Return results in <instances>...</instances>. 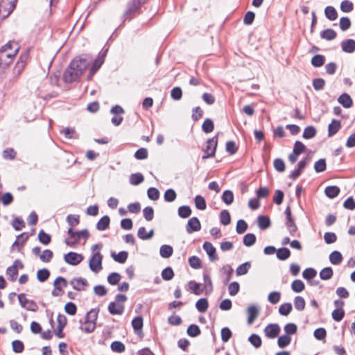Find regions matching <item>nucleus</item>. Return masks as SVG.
I'll return each mask as SVG.
<instances>
[{"label":"nucleus","mask_w":355,"mask_h":355,"mask_svg":"<svg viewBox=\"0 0 355 355\" xmlns=\"http://www.w3.org/2000/svg\"><path fill=\"white\" fill-rule=\"evenodd\" d=\"M71 285L73 288L76 291H84L85 290V287L88 286V282L87 279L83 277H76L71 279L70 282Z\"/></svg>","instance_id":"nucleus-14"},{"label":"nucleus","mask_w":355,"mask_h":355,"mask_svg":"<svg viewBox=\"0 0 355 355\" xmlns=\"http://www.w3.org/2000/svg\"><path fill=\"white\" fill-rule=\"evenodd\" d=\"M317 131L315 128L314 126L309 125L306 127L305 129L304 130L302 137L305 139H310L315 137Z\"/></svg>","instance_id":"nucleus-32"},{"label":"nucleus","mask_w":355,"mask_h":355,"mask_svg":"<svg viewBox=\"0 0 355 355\" xmlns=\"http://www.w3.org/2000/svg\"><path fill=\"white\" fill-rule=\"evenodd\" d=\"M173 248L169 245H162L159 249V254L163 258H168L173 254Z\"/></svg>","instance_id":"nucleus-34"},{"label":"nucleus","mask_w":355,"mask_h":355,"mask_svg":"<svg viewBox=\"0 0 355 355\" xmlns=\"http://www.w3.org/2000/svg\"><path fill=\"white\" fill-rule=\"evenodd\" d=\"M18 300L20 305L27 311L36 312L38 310V306L37 303L32 300H28L26 297L24 293H20L18 295Z\"/></svg>","instance_id":"nucleus-6"},{"label":"nucleus","mask_w":355,"mask_h":355,"mask_svg":"<svg viewBox=\"0 0 355 355\" xmlns=\"http://www.w3.org/2000/svg\"><path fill=\"white\" fill-rule=\"evenodd\" d=\"M313 336L318 340H324L327 337V331L323 327L318 328L314 331Z\"/></svg>","instance_id":"nucleus-58"},{"label":"nucleus","mask_w":355,"mask_h":355,"mask_svg":"<svg viewBox=\"0 0 355 355\" xmlns=\"http://www.w3.org/2000/svg\"><path fill=\"white\" fill-rule=\"evenodd\" d=\"M305 300L301 296H296L294 298V306L295 309L299 311H302L304 309L305 307Z\"/></svg>","instance_id":"nucleus-53"},{"label":"nucleus","mask_w":355,"mask_h":355,"mask_svg":"<svg viewBox=\"0 0 355 355\" xmlns=\"http://www.w3.org/2000/svg\"><path fill=\"white\" fill-rule=\"evenodd\" d=\"M128 253L126 251H121L117 254H112L114 260L118 263H123L128 259Z\"/></svg>","instance_id":"nucleus-41"},{"label":"nucleus","mask_w":355,"mask_h":355,"mask_svg":"<svg viewBox=\"0 0 355 355\" xmlns=\"http://www.w3.org/2000/svg\"><path fill=\"white\" fill-rule=\"evenodd\" d=\"M195 205L196 207L199 210H205L207 207L206 201L205 198L200 196L197 195L195 197Z\"/></svg>","instance_id":"nucleus-51"},{"label":"nucleus","mask_w":355,"mask_h":355,"mask_svg":"<svg viewBox=\"0 0 355 355\" xmlns=\"http://www.w3.org/2000/svg\"><path fill=\"white\" fill-rule=\"evenodd\" d=\"M325 62V57L323 55L317 54L315 55L312 58L311 63L314 67H320Z\"/></svg>","instance_id":"nucleus-33"},{"label":"nucleus","mask_w":355,"mask_h":355,"mask_svg":"<svg viewBox=\"0 0 355 355\" xmlns=\"http://www.w3.org/2000/svg\"><path fill=\"white\" fill-rule=\"evenodd\" d=\"M281 329L278 324H269L264 329L265 335L268 338H275L280 333Z\"/></svg>","instance_id":"nucleus-9"},{"label":"nucleus","mask_w":355,"mask_h":355,"mask_svg":"<svg viewBox=\"0 0 355 355\" xmlns=\"http://www.w3.org/2000/svg\"><path fill=\"white\" fill-rule=\"evenodd\" d=\"M342 261L343 255L339 251L334 250L329 254V261L333 265H338Z\"/></svg>","instance_id":"nucleus-29"},{"label":"nucleus","mask_w":355,"mask_h":355,"mask_svg":"<svg viewBox=\"0 0 355 355\" xmlns=\"http://www.w3.org/2000/svg\"><path fill=\"white\" fill-rule=\"evenodd\" d=\"M91 59L83 56L76 57L69 64L63 74L66 83L77 81L88 67Z\"/></svg>","instance_id":"nucleus-1"},{"label":"nucleus","mask_w":355,"mask_h":355,"mask_svg":"<svg viewBox=\"0 0 355 355\" xmlns=\"http://www.w3.org/2000/svg\"><path fill=\"white\" fill-rule=\"evenodd\" d=\"M50 276V272L46 268L40 269L37 272V279L40 282H44L48 279Z\"/></svg>","instance_id":"nucleus-50"},{"label":"nucleus","mask_w":355,"mask_h":355,"mask_svg":"<svg viewBox=\"0 0 355 355\" xmlns=\"http://www.w3.org/2000/svg\"><path fill=\"white\" fill-rule=\"evenodd\" d=\"M324 15L330 21H334L338 18V12L336 8L328 6L324 8Z\"/></svg>","instance_id":"nucleus-23"},{"label":"nucleus","mask_w":355,"mask_h":355,"mask_svg":"<svg viewBox=\"0 0 355 355\" xmlns=\"http://www.w3.org/2000/svg\"><path fill=\"white\" fill-rule=\"evenodd\" d=\"M19 51V46L17 44H15V48L12 51H0V66L4 64L6 58H8V62H12L13 58L16 55Z\"/></svg>","instance_id":"nucleus-8"},{"label":"nucleus","mask_w":355,"mask_h":355,"mask_svg":"<svg viewBox=\"0 0 355 355\" xmlns=\"http://www.w3.org/2000/svg\"><path fill=\"white\" fill-rule=\"evenodd\" d=\"M110 223V218L108 216H103L96 223V228L98 230H105L108 228Z\"/></svg>","instance_id":"nucleus-25"},{"label":"nucleus","mask_w":355,"mask_h":355,"mask_svg":"<svg viewBox=\"0 0 355 355\" xmlns=\"http://www.w3.org/2000/svg\"><path fill=\"white\" fill-rule=\"evenodd\" d=\"M218 145V135H216L209 139L206 142V147L203 150L204 155L202 157V159L211 158L215 156L216 150Z\"/></svg>","instance_id":"nucleus-3"},{"label":"nucleus","mask_w":355,"mask_h":355,"mask_svg":"<svg viewBox=\"0 0 355 355\" xmlns=\"http://www.w3.org/2000/svg\"><path fill=\"white\" fill-rule=\"evenodd\" d=\"M202 248L207 252L211 261H214L218 259V257L216 254V250L210 242L205 241L202 245Z\"/></svg>","instance_id":"nucleus-13"},{"label":"nucleus","mask_w":355,"mask_h":355,"mask_svg":"<svg viewBox=\"0 0 355 355\" xmlns=\"http://www.w3.org/2000/svg\"><path fill=\"white\" fill-rule=\"evenodd\" d=\"M291 336L285 334L279 337L277 340V345L280 348H284L287 347L291 343Z\"/></svg>","instance_id":"nucleus-47"},{"label":"nucleus","mask_w":355,"mask_h":355,"mask_svg":"<svg viewBox=\"0 0 355 355\" xmlns=\"http://www.w3.org/2000/svg\"><path fill=\"white\" fill-rule=\"evenodd\" d=\"M146 0H130L127 3V8L122 16L123 22L132 19Z\"/></svg>","instance_id":"nucleus-2"},{"label":"nucleus","mask_w":355,"mask_h":355,"mask_svg":"<svg viewBox=\"0 0 355 355\" xmlns=\"http://www.w3.org/2000/svg\"><path fill=\"white\" fill-rule=\"evenodd\" d=\"M121 278L119 273L114 272L108 275L107 282L111 285H116L120 282Z\"/></svg>","instance_id":"nucleus-64"},{"label":"nucleus","mask_w":355,"mask_h":355,"mask_svg":"<svg viewBox=\"0 0 355 355\" xmlns=\"http://www.w3.org/2000/svg\"><path fill=\"white\" fill-rule=\"evenodd\" d=\"M188 286L189 289L191 290L192 292L196 295H200L204 291V288H200V284L195 281H189Z\"/></svg>","instance_id":"nucleus-39"},{"label":"nucleus","mask_w":355,"mask_h":355,"mask_svg":"<svg viewBox=\"0 0 355 355\" xmlns=\"http://www.w3.org/2000/svg\"><path fill=\"white\" fill-rule=\"evenodd\" d=\"M177 197L176 192L173 189H168L164 195V200L168 202H173Z\"/></svg>","instance_id":"nucleus-59"},{"label":"nucleus","mask_w":355,"mask_h":355,"mask_svg":"<svg viewBox=\"0 0 355 355\" xmlns=\"http://www.w3.org/2000/svg\"><path fill=\"white\" fill-rule=\"evenodd\" d=\"M305 150H306V146L302 142H301L300 141H296L295 142L293 149V153L294 154L299 156L300 154L304 153Z\"/></svg>","instance_id":"nucleus-57"},{"label":"nucleus","mask_w":355,"mask_h":355,"mask_svg":"<svg viewBox=\"0 0 355 355\" xmlns=\"http://www.w3.org/2000/svg\"><path fill=\"white\" fill-rule=\"evenodd\" d=\"M326 168L327 164L325 159L322 158L315 162L314 164V170L316 173H322L324 171Z\"/></svg>","instance_id":"nucleus-56"},{"label":"nucleus","mask_w":355,"mask_h":355,"mask_svg":"<svg viewBox=\"0 0 355 355\" xmlns=\"http://www.w3.org/2000/svg\"><path fill=\"white\" fill-rule=\"evenodd\" d=\"M17 0H1L0 2V14L3 18L8 17L16 8Z\"/></svg>","instance_id":"nucleus-4"},{"label":"nucleus","mask_w":355,"mask_h":355,"mask_svg":"<svg viewBox=\"0 0 355 355\" xmlns=\"http://www.w3.org/2000/svg\"><path fill=\"white\" fill-rule=\"evenodd\" d=\"M67 234L70 238L73 239L78 241L80 238H83L87 240L89 237V233L87 229L82 230L80 231H74L73 228H69Z\"/></svg>","instance_id":"nucleus-12"},{"label":"nucleus","mask_w":355,"mask_h":355,"mask_svg":"<svg viewBox=\"0 0 355 355\" xmlns=\"http://www.w3.org/2000/svg\"><path fill=\"white\" fill-rule=\"evenodd\" d=\"M340 45L343 51L345 53H352L355 51V40L353 39L343 40Z\"/></svg>","instance_id":"nucleus-18"},{"label":"nucleus","mask_w":355,"mask_h":355,"mask_svg":"<svg viewBox=\"0 0 355 355\" xmlns=\"http://www.w3.org/2000/svg\"><path fill=\"white\" fill-rule=\"evenodd\" d=\"M144 180V175L140 173H132L130 176V183L132 185H138Z\"/></svg>","instance_id":"nucleus-36"},{"label":"nucleus","mask_w":355,"mask_h":355,"mask_svg":"<svg viewBox=\"0 0 355 355\" xmlns=\"http://www.w3.org/2000/svg\"><path fill=\"white\" fill-rule=\"evenodd\" d=\"M317 275L316 270L313 268H306L302 272V277L304 279L310 280L313 279Z\"/></svg>","instance_id":"nucleus-63"},{"label":"nucleus","mask_w":355,"mask_h":355,"mask_svg":"<svg viewBox=\"0 0 355 355\" xmlns=\"http://www.w3.org/2000/svg\"><path fill=\"white\" fill-rule=\"evenodd\" d=\"M214 129V124L211 119H206L202 125V130L205 133H210Z\"/></svg>","instance_id":"nucleus-45"},{"label":"nucleus","mask_w":355,"mask_h":355,"mask_svg":"<svg viewBox=\"0 0 355 355\" xmlns=\"http://www.w3.org/2000/svg\"><path fill=\"white\" fill-rule=\"evenodd\" d=\"M203 280L205 284V288H207L206 293H211L213 291V284L210 276L207 273H203Z\"/></svg>","instance_id":"nucleus-48"},{"label":"nucleus","mask_w":355,"mask_h":355,"mask_svg":"<svg viewBox=\"0 0 355 355\" xmlns=\"http://www.w3.org/2000/svg\"><path fill=\"white\" fill-rule=\"evenodd\" d=\"M174 277V272L171 267H166L162 272V277L165 281L171 280Z\"/></svg>","instance_id":"nucleus-62"},{"label":"nucleus","mask_w":355,"mask_h":355,"mask_svg":"<svg viewBox=\"0 0 355 355\" xmlns=\"http://www.w3.org/2000/svg\"><path fill=\"white\" fill-rule=\"evenodd\" d=\"M107 310L111 315H122L124 311V305L113 301L109 304Z\"/></svg>","instance_id":"nucleus-17"},{"label":"nucleus","mask_w":355,"mask_h":355,"mask_svg":"<svg viewBox=\"0 0 355 355\" xmlns=\"http://www.w3.org/2000/svg\"><path fill=\"white\" fill-rule=\"evenodd\" d=\"M178 216L182 218H187L191 214V209L188 205H183L178 208Z\"/></svg>","instance_id":"nucleus-38"},{"label":"nucleus","mask_w":355,"mask_h":355,"mask_svg":"<svg viewBox=\"0 0 355 355\" xmlns=\"http://www.w3.org/2000/svg\"><path fill=\"white\" fill-rule=\"evenodd\" d=\"M154 235V230H150L148 233L146 232V228L144 227H141L139 228L137 232V236L141 240H148L150 239Z\"/></svg>","instance_id":"nucleus-26"},{"label":"nucleus","mask_w":355,"mask_h":355,"mask_svg":"<svg viewBox=\"0 0 355 355\" xmlns=\"http://www.w3.org/2000/svg\"><path fill=\"white\" fill-rule=\"evenodd\" d=\"M209 307V303L207 298H200L196 303V308L200 313L205 312Z\"/></svg>","instance_id":"nucleus-30"},{"label":"nucleus","mask_w":355,"mask_h":355,"mask_svg":"<svg viewBox=\"0 0 355 355\" xmlns=\"http://www.w3.org/2000/svg\"><path fill=\"white\" fill-rule=\"evenodd\" d=\"M248 313V323L249 324H252L254 320L258 317L259 315V309L254 305H251L248 306L247 309Z\"/></svg>","instance_id":"nucleus-19"},{"label":"nucleus","mask_w":355,"mask_h":355,"mask_svg":"<svg viewBox=\"0 0 355 355\" xmlns=\"http://www.w3.org/2000/svg\"><path fill=\"white\" fill-rule=\"evenodd\" d=\"M340 191L337 186H328L324 189V193L328 198L333 199L338 196Z\"/></svg>","instance_id":"nucleus-24"},{"label":"nucleus","mask_w":355,"mask_h":355,"mask_svg":"<svg viewBox=\"0 0 355 355\" xmlns=\"http://www.w3.org/2000/svg\"><path fill=\"white\" fill-rule=\"evenodd\" d=\"M143 318L141 316H137L132 320V326L136 334L141 338L143 337L142 327H143Z\"/></svg>","instance_id":"nucleus-16"},{"label":"nucleus","mask_w":355,"mask_h":355,"mask_svg":"<svg viewBox=\"0 0 355 355\" xmlns=\"http://www.w3.org/2000/svg\"><path fill=\"white\" fill-rule=\"evenodd\" d=\"M276 256L279 260L284 261L291 256V251L287 248H280L276 250Z\"/></svg>","instance_id":"nucleus-27"},{"label":"nucleus","mask_w":355,"mask_h":355,"mask_svg":"<svg viewBox=\"0 0 355 355\" xmlns=\"http://www.w3.org/2000/svg\"><path fill=\"white\" fill-rule=\"evenodd\" d=\"M61 135H63L66 139H78V135L73 128H66L60 131Z\"/></svg>","instance_id":"nucleus-28"},{"label":"nucleus","mask_w":355,"mask_h":355,"mask_svg":"<svg viewBox=\"0 0 355 355\" xmlns=\"http://www.w3.org/2000/svg\"><path fill=\"white\" fill-rule=\"evenodd\" d=\"M334 275L333 269L331 267H326L322 269L319 273L322 280H329Z\"/></svg>","instance_id":"nucleus-35"},{"label":"nucleus","mask_w":355,"mask_h":355,"mask_svg":"<svg viewBox=\"0 0 355 355\" xmlns=\"http://www.w3.org/2000/svg\"><path fill=\"white\" fill-rule=\"evenodd\" d=\"M341 126L340 121L336 119H333L331 123L328 126V136L332 137L336 135L340 130Z\"/></svg>","instance_id":"nucleus-21"},{"label":"nucleus","mask_w":355,"mask_h":355,"mask_svg":"<svg viewBox=\"0 0 355 355\" xmlns=\"http://www.w3.org/2000/svg\"><path fill=\"white\" fill-rule=\"evenodd\" d=\"M83 258L81 254L74 252H69L64 256V261L71 266H77L83 260Z\"/></svg>","instance_id":"nucleus-7"},{"label":"nucleus","mask_w":355,"mask_h":355,"mask_svg":"<svg viewBox=\"0 0 355 355\" xmlns=\"http://www.w3.org/2000/svg\"><path fill=\"white\" fill-rule=\"evenodd\" d=\"M201 229V224L199 219L194 216L191 218L186 225V231L188 234L199 231Z\"/></svg>","instance_id":"nucleus-10"},{"label":"nucleus","mask_w":355,"mask_h":355,"mask_svg":"<svg viewBox=\"0 0 355 355\" xmlns=\"http://www.w3.org/2000/svg\"><path fill=\"white\" fill-rule=\"evenodd\" d=\"M57 322L58 327L55 332V335L59 338H62L64 337V334L63 333V329L67 325V318L65 315L62 314H59L57 317Z\"/></svg>","instance_id":"nucleus-11"},{"label":"nucleus","mask_w":355,"mask_h":355,"mask_svg":"<svg viewBox=\"0 0 355 355\" xmlns=\"http://www.w3.org/2000/svg\"><path fill=\"white\" fill-rule=\"evenodd\" d=\"M19 263L21 268H23L24 266L19 260L17 259L14 261L13 265L8 267L6 270V274L9 276L10 280L14 282L16 280L18 270L17 269L16 264Z\"/></svg>","instance_id":"nucleus-15"},{"label":"nucleus","mask_w":355,"mask_h":355,"mask_svg":"<svg viewBox=\"0 0 355 355\" xmlns=\"http://www.w3.org/2000/svg\"><path fill=\"white\" fill-rule=\"evenodd\" d=\"M38 240L44 245H48L51 241L50 234L46 233L44 230H40L38 234Z\"/></svg>","instance_id":"nucleus-55"},{"label":"nucleus","mask_w":355,"mask_h":355,"mask_svg":"<svg viewBox=\"0 0 355 355\" xmlns=\"http://www.w3.org/2000/svg\"><path fill=\"white\" fill-rule=\"evenodd\" d=\"M222 200L227 205L234 202V193L230 190H225L221 196Z\"/></svg>","instance_id":"nucleus-42"},{"label":"nucleus","mask_w":355,"mask_h":355,"mask_svg":"<svg viewBox=\"0 0 355 355\" xmlns=\"http://www.w3.org/2000/svg\"><path fill=\"white\" fill-rule=\"evenodd\" d=\"M249 342L252 345H253L255 348H259L261 347L262 341L261 337L255 334H252L249 338Z\"/></svg>","instance_id":"nucleus-60"},{"label":"nucleus","mask_w":355,"mask_h":355,"mask_svg":"<svg viewBox=\"0 0 355 355\" xmlns=\"http://www.w3.org/2000/svg\"><path fill=\"white\" fill-rule=\"evenodd\" d=\"M258 226L261 230H266L271 225L268 216L261 215L257 218Z\"/></svg>","instance_id":"nucleus-22"},{"label":"nucleus","mask_w":355,"mask_h":355,"mask_svg":"<svg viewBox=\"0 0 355 355\" xmlns=\"http://www.w3.org/2000/svg\"><path fill=\"white\" fill-rule=\"evenodd\" d=\"M111 349L117 353H122L125 351L124 344L121 341H113L110 345Z\"/></svg>","instance_id":"nucleus-54"},{"label":"nucleus","mask_w":355,"mask_h":355,"mask_svg":"<svg viewBox=\"0 0 355 355\" xmlns=\"http://www.w3.org/2000/svg\"><path fill=\"white\" fill-rule=\"evenodd\" d=\"M187 333L190 337H196L199 336L201 333L200 329L197 324H191L188 327Z\"/></svg>","instance_id":"nucleus-46"},{"label":"nucleus","mask_w":355,"mask_h":355,"mask_svg":"<svg viewBox=\"0 0 355 355\" xmlns=\"http://www.w3.org/2000/svg\"><path fill=\"white\" fill-rule=\"evenodd\" d=\"M305 288L304 282L300 279H295L291 284V289L295 293H300Z\"/></svg>","instance_id":"nucleus-43"},{"label":"nucleus","mask_w":355,"mask_h":355,"mask_svg":"<svg viewBox=\"0 0 355 355\" xmlns=\"http://www.w3.org/2000/svg\"><path fill=\"white\" fill-rule=\"evenodd\" d=\"M354 9V4L349 0H343L340 3V10L343 12H350Z\"/></svg>","instance_id":"nucleus-61"},{"label":"nucleus","mask_w":355,"mask_h":355,"mask_svg":"<svg viewBox=\"0 0 355 355\" xmlns=\"http://www.w3.org/2000/svg\"><path fill=\"white\" fill-rule=\"evenodd\" d=\"M251 267V263L249 261L245 262L239 266L236 270V273L238 276L244 275L248 273Z\"/></svg>","instance_id":"nucleus-37"},{"label":"nucleus","mask_w":355,"mask_h":355,"mask_svg":"<svg viewBox=\"0 0 355 355\" xmlns=\"http://www.w3.org/2000/svg\"><path fill=\"white\" fill-rule=\"evenodd\" d=\"M337 36L336 32L332 28H327L320 33V37L326 40H333Z\"/></svg>","instance_id":"nucleus-31"},{"label":"nucleus","mask_w":355,"mask_h":355,"mask_svg":"<svg viewBox=\"0 0 355 355\" xmlns=\"http://www.w3.org/2000/svg\"><path fill=\"white\" fill-rule=\"evenodd\" d=\"M220 222L223 225H227L231 222V217L229 211L226 209L220 213Z\"/></svg>","instance_id":"nucleus-52"},{"label":"nucleus","mask_w":355,"mask_h":355,"mask_svg":"<svg viewBox=\"0 0 355 355\" xmlns=\"http://www.w3.org/2000/svg\"><path fill=\"white\" fill-rule=\"evenodd\" d=\"M102 260L103 256L100 251L94 252L89 261L90 270L95 272H98L101 270L102 269Z\"/></svg>","instance_id":"nucleus-5"},{"label":"nucleus","mask_w":355,"mask_h":355,"mask_svg":"<svg viewBox=\"0 0 355 355\" xmlns=\"http://www.w3.org/2000/svg\"><path fill=\"white\" fill-rule=\"evenodd\" d=\"M292 304L289 302L284 303L279 307V313L283 316H287L292 311Z\"/></svg>","instance_id":"nucleus-49"},{"label":"nucleus","mask_w":355,"mask_h":355,"mask_svg":"<svg viewBox=\"0 0 355 355\" xmlns=\"http://www.w3.org/2000/svg\"><path fill=\"white\" fill-rule=\"evenodd\" d=\"M338 102L345 108H349L352 106L353 101L351 96L347 94H342L338 98Z\"/></svg>","instance_id":"nucleus-20"},{"label":"nucleus","mask_w":355,"mask_h":355,"mask_svg":"<svg viewBox=\"0 0 355 355\" xmlns=\"http://www.w3.org/2000/svg\"><path fill=\"white\" fill-rule=\"evenodd\" d=\"M96 322H92L85 319V322L80 326V329L85 333H92L94 331Z\"/></svg>","instance_id":"nucleus-44"},{"label":"nucleus","mask_w":355,"mask_h":355,"mask_svg":"<svg viewBox=\"0 0 355 355\" xmlns=\"http://www.w3.org/2000/svg\"><path fill=\"white\" fill-rule=\"evenodd\" d=\"M256 236L252 233H248L243 236V243L246 247H250L256 243Z\"/></svg>","instance_id":"nucleus-40"}]
</instances>
